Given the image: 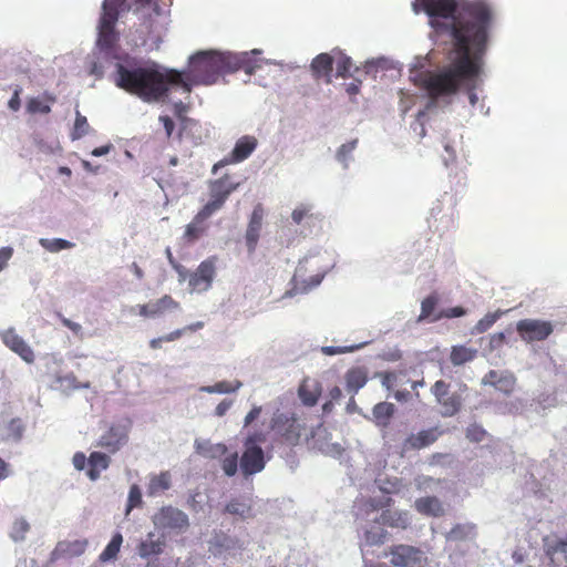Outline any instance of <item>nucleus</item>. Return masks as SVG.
Returning a JSON list of instances; mask_svg holds the SVG:
<instances>
[{"instance_id": "338daca9", "label": "nucleus", "mask_w": 567, "mask_h": 567, "mask_svg": "<svg viewBox=\"0 0 567 567\" xmlns=\"http://www.w3.org/2000/svg\"><path fill=\"white\" fill-rule=\"evenodd\" d=\"M505 343V334L503 332L494 333L491 337L489 346L491 349L501 348Z\"/></svg>"}, {"instance_id": "0eeeda50", "label": "nucleus", "mask_w": 567, "mask_h": 567, "mask_svg": "<svg viewBox=\"0 0 567 567\" xmlns=\"http://www.w3.org/2000/svg\"><path fill=\"white\" fill-rule=\"evenodd\" d=\"M239 186V183L234 182L229 174H225L220 178L210 181L208 183L209 200L203 206V209L213 215L226 203L233 192Z\"/></svg>"}, {"instance_id": "dca6fc26", "label": "nucleus", "mask_w": 567, "mask_h": 567, "mask_svg": "<svg viewBox=\"0 0 567 567\" xmlns=\"http://www.w3.org/2000/svg\"><path fill=\"white\" fill-rule=\"evenodd\" d=\"M266 461L260 446H245L240 457V468L245 476H250L265 468Z\"/></svg>"}, {"instance_id": "ddd939ff", "label": "nucleus", "mask_w": 567, "mask_h": 567, "mask_svg": "<svg viewBox=\"0 0 567 567\" xmlns=\"http://www.w3.org/2000/svg\"><path fill=\"white\" fill-rule=\"evenodd\" d=\"M264 217V206L257 204L252 209L244 237L248 255L250 256L256 252L261 235Z\"/></svg>"}, {"instance_id": "412c9836", "label": "nucleus", "mask_w": 567, "mask_h": 567, "mask_svg": "<svg viewBox=\"0 0 567 567\" xmlns=\"http://www.w3.org/2000/svg\"><path fill=\"white\" fill-rule=\"evenodd\" d=\"M322 394L321 383L311 378H305L298 386V396L305 406H315Z\"/></svg>"}, {"instance_id": "13d9d810", "label": "nucleus", "mask_w": 567, "mask_h": 567, "mask_svg": "<svg viewBox=\"0 0 567 567\" xmlns=\"http://www.w3.org/2000/svg\"><path fill=\"white\" fill-rule=\"evenodd\" d=\"M357 144H358L357 140H353V141L342 144L340 146V148L338 150V158L340 161H346L347 156L350 155L353 152V150L357 147Z\"/></svg>"}, {"instance_id": "ea45409f", "label": "nucleus", "mask_w": 567, "mask_h": 567, "mask_svg": "<svg viewBox=\"0 0 567 567\" xmlns=\"http://www.w3.org/2000/svg\"><path fill=\"white\" fill-rule=\"evenodd\" d=\"M90 125L87 118L76 111L73 131L71 133L72 140H79L89 133Z\"/></svg>"}, {"instance_id": "393cba45", "label": "nucleus", "mask_w": 567, "mask_h": 567, "mask_svg": "<svg viewBox=\"0 0 567 567\" xmlns=\"http://www.w3.org/2000/svg\"><path fill=\"white\" fill-rule=\"evenodd\" d=\"M378 522L382 525L406 529L410 526V515L406 511L385 509L381 513Z\"/></svg>"}, {"instance_id": "c756f323", "label": "nucleus", "mask_w": 567, "mask_h": 567, "mask_svg": "<svg viewBox=\"0 0 567 567\" xmlns=\"http://www.w3.org/2000/svg\"><path fill=\"white\" fill-rule=\"evenodd\" d=\"M344 378L347 389L353 393H357L368 382L367 370L361 367H355L348 370Z\"/></svg>"}, {"instance_id": "37998d69", "label": "nucleus", "mask_w": 567, "mask_h": 567, "mask_svg": "<svg viewBox=\"0 0 567 567\" xmlns=\"http://www.w3.org/2000/svg\"><path fill=\"white\" fill-rule=\"evenodd\" d=\"M474 527L470 525H456L446 535L449 540H462L473 533Z\"/></svg>"}, {"instance_id": "bb28decb", "label": "nucleus", "mask_w": 567, "mask_h": 567, "mask_svg": "<svg viewBox=\"0 0 567 567\" xmlns=\"http://www.w3.org/2000/svg\"><path fill=\"white\" fill-rule=\"evenodd\" d=\"M110 462L111 460L106 454L92 452L87 458L89 468L86 472L90 480L96 481L100 477L101 472L109 467Z\"/></svg>"}, {"instance_id": "4be33fe9", "label": "nucleus", "mask_w": 567, "mask_h": 567, "mask_svg": "<svg viewBox=\"0 0 567 567\" xmlns=\"http://www.w3.org/2000/svg\"><path fill=\"white\" fill-rule=\"evenodd\" d=\"M334 56L329 53L318 54L311 62L310 69L316 80H323L327 84L332 82Z\"/></svg>"}, {"instance_id": "2eb2a0df", "label": "nucleus", "mask_w": 567, "mask_h": 567, "mask_svg": "<svg viewBox=\"0 0 567 567\" xmlns=\"http://www.w3.org/2000/svg\"><path fill=\"white\" fill-rule=\"evenodd\" d=\"M2 342L27 363H33L35 355L31 347L16 332L13 328L0 333Z\"/></svg>"}, {"instance_id": "423d86ee", "label": "nucleus", "mask_w": 567, "mask_h": 567, "mask_svg": "<svg viewBox=\"0 0 567 567\" xmlns=\"http://www.w3.org/2000/svg\"><path fill=\"white\" fill-rule=\"evenodd\" d=\"M102 11L99 24L97 47L105 59L117 58L116 45L118 34L115 31V23L118 20V13L111 0L103 2Z\"/></svg>"}, {"instance_id": "5fc2aeb1", "label": "nucleus", "mask_w": 567, "mask_h": 567, "mask_svg": "<svg viewBox=\"0 0 567 567\" xmlns=\"http://www.w3.org/2000/svg\"><path fill=\"white\" fill-rule=\"evenodd\" d=\"M21 93H22V87L20 85H16L13 87V94L8 102V107L13 112L19 111L21 107V100H20Z\"/></svg>"}, {"instance_id": "e433bc0d", "label": "nucleus", "mask_w": 567, "mask_h": 567, "mask_svg": "<svg viewBox=\"0 0 567 567\" xmlns=\"http://www.w3.org/2000/svg\"><path fill=\"white\" fill-rule=\"evenodd\" d=\"M243 383L238 380L233 382L230 381H219L213 385L203 386L202 391L207 393H233L236 392Z\"/></svg>"}, {"instance_id": "864d4df0", "label": "nucleus", "mask_w": 567, "mask_h": 567, "mask_svg": "<svg viewBox=\"0 0 567 567\" xmlns=\"http://www.w3.org/2000/svg\"><path fill=\"white\" fill-rule=\"evenodd\" d=\"M450 384H447L443 380L436 381L432 386V393L435 396L436 401L440 402L449 394Z\"/></svg>"}, {"instance_id": "473e14b6", "label": "nucleus", "mask_w": 567, "mask_h": 567, "mask_svg": "<svg viewBox=\"0 0 567 567\" xmlns=\"http://www.w3.org/2000/svg\"><path fill=\"white\" fill-rule=\"evenodd\" d=\"M442 406L443 416H453L462 408V398L457 393L447 394L444 399L439 402Z\"/></svg>"}, {"instance_id": "6e6d98bb", "label": "nucleus", "mask_w": 567, "mask_h": 567, "mask_svg": "<svg viewBox=\"0 0 567 567\" xmlns=\"http://www.w3.org/2000/svg\"><path fill=\"white\" fill-rule=\"evenodd\" d=\"M142 503V494L137 485H133L128 493V508L138 506Z\"/></svg>"}, {"instance_id": "49530a36", "label": "nucleus", "mask_w": 567, "mask_h": 567, "mask_svg": "<svg viewBox=\"0 0 567 567\" xmlns=\"http://www.w3.org/2000/svg\"><path fill=\"white\" fill-rule=\"evenodd\" d=\"M225 509L227 513L231 515H238L240 517H246L250 512V508L238 499H231L226 505Z\"/></svg>"}, {"instance_id": "2f4dec72", "label": "nucleus", "mask_w": 567, "mask_h": 567, "mask_svg": "<svg viewBox=\"0 0 567 567\" xmlns=\"http://www.w3.org/2000/svg\"><path fill=\"white\" fill-rule=\"evenodd\" d=\"M122 544H123V536L120 532H117L113 535L111 542L106 545L104 550L100 554L99 560L102 563H106L112 559H116Z\"/></svg>"}, {"instance_id": "f704fd0d", "label": "nucleus", "mask_w": 567, "mask_h": 567, "mask_svg": "<svg viewBox=\"0 0 567 567\" xmlns=\"http://www.w3.org/2000/svg\"><path fill=\"white\" fill-rule=\"evenodd\" d=\"M332 56H334V62L337 64V76L343 78V79L348 78L351 73V68H352L351 58L338 49H334L332 51Z\"/></svg>"}, {"instance_id": "6ab92c4d", "label": "nucleus", "mask_w": 567, "mask_h": 567, "mask_svg": "<svg viewBox=\"0 0 567 567\" xmlns=\"http://www.w3.org/2000/svg\"><path fill=\"white\" fill-rule=\"evenodd\" d=\"M441 434L442 432L439 431L437 427H431L422 430L415 434H411L403 442V450L410 451L427 447L436 442Z\"/></svg>"}, {"instance_id": "3c124183", "label": "nucleus", "mask_w": 567, "mask_h": 567, "mask_svg": "<svg viewBox=\"0 0 567 567\" xmlns=\"http://www.w3.org/2000/svg\"><path fill=\"white\" fill-rule=\"evenodd\" d=\"M442 480L440 478H433L431 476L421 475L415 478V487L420 492H426L427 489H431L433 485L440 484Z\"/></svg>"}, {"instance_id": "b1692460", "label": "nucleus", "mask_w": 567, "mask_h": 567, "mask_svg": "<svg viewBox=\"0 0 567 567\" xmlns=\"http://www.w3.org/2000/svg\"><path fill=\"white\" fill-rule=\"evenodd\" d=\"M415 511L427 517H442L445 514L443 503L436 496H423L414 502Z\"/></svg>"}, {"instance_id": "aec40b11", "label": "nucleus", "mask_w": 567, "mask_h": 567, "mask_svg": "<svg viewBox=\"0 0 567 567\" xmlns=\"http://www.w3.org/2000/svg\"><path fill=\"white\" fill-rule=\"evenodd\" d=\"M544 550L554 565H561L567 560V537L547 536L544 538Z\"/></svg>"}, {"instance_id": "8fccbe9b", "label": "nucleus", "mask_w": 567, "mask_h": 567, "mask_svg": "<svg viewBox=\"0 0 567 567\" xmlns=\"http://www.w3.org/2000/svg\"><path fill=\"white\" fill-rule=\"evenodd\" d=\"M465 313H466V310L463 307L456 306V307H452V308L442 310L440 313L434 315L431 320L436 321L442 318H458V317L464 316Z\"/></svg>"}, {"instance_id": "cd10ccee", "label": "nucleus", "mask_w": 567, "mask_h": 567, "mask_svg": "<svg viewBox=\"0 0 567 567\" xmlns=\"http://www.w3.org/2000/svg\"><path fill=\"white\" fill-rule=\"evenodd\" d=\"M89 545L87 539L64 540L56 545L55 553L64 557H78L84 554Z\"/></svg>"}, {"instance_id": "c03bdc74", "label": "nucleus", "mask_w": 567, "mask_h": 567, "mask_svg": "<svg viewBox=\"0 0 567 567\" xmlns=\"http://www.w3.org/2000/svg\"><path fill=\"white\" fill-rule=\"evenodd\" d=\"M465 435L471 442L478 443L485 440L487 432L482 425L474 423L467 426Z\"/></svg>"}, {"instance_id": "4468645a", "label": "nucleus", "mask_w": 567, "mask_h": 567, "mask_svg": "<svg viewBox=\"0 0 567 567\" xmlns=\"http://www.w3.org/2000/svg\"><path fill=\"white\" fill-rule=\"evenodd\" d=\"M516 377L511 371L489 370L482 379L483 385H491L505 395H511L516 388Z\"/></svg>"}, {"instance_id": "f8f14e48", "label": "nucleus", "mask_w": 567, "mask_h": 567, "mask_svg": "<svg viewBox=\"0 0 567 567\" xmlns=\"http://www.w3.org/2000/svg\"><path fill=\"white\" fill-rule=\"evenodd\" d=\"M217 257L212 256L203 260L196 271L189 277V287L194 291H206L214 280L216 274Z\"/></svg>"}, {"instance_id": "39448f33", "label": "nucleus", "mask_w": 567, "mask_h": 567, "mask_svg": "<svg viewBox=\"0 0 567 567\" xmlns=\"http://www.w3.org/2000/svg\"><path fill=\"white\" fill-rule=\"evenodd\" d=\"M307 426L293 412H277L269 422L271 446L274 449L298 446L306 434Z\"/></svg>"}, {"instance_id": "0e129e2a", "label": "nucleus", "mask_w": 567, "mask_h": 567, "mask_svg": "<svg viewBox=\"0 0 567 567\" xmlns=\"http://www.w3.org/2000/svg\"><path fill=\"white\" fill-rule=\"evenodd\" d=\"M186 111V106L184 105L183 102H178L175 104V113L176 115L178 116V118L182 121V123L184 124V127H186V125L188 123H193L194 121L184 116L183 113Z\"/></svg>"}, {"instance_id": "7c9ffc66", "label": "nucleus", "mask_w": 567, "mask_h": 567, "mask_svg": "<svg viewBox=\"0 0 567 567\" xmlns=\"http://www.w3.org/2000/svg\"><path fill=\"white\" fill-rule=\"evenodd\" d=\"M394 404L380 402L373 408V416L378 425L386 426L394 414Z\"/></svg>"}, {"instance_id": "052dcab7", "label": "nucleus", "mask_w": 567, "mask_h": 567, "mask_svg": "<svg viewBox=\"0 0 567 567\" xmlns=\"http://www.w3.org/2000/svg\"><path fill=\"white\" fill-rule=\"evenodd\" d=\"M261 412H262V406L254 405L244 419V426H248L254 421H256L260 416Z\"/></svg>"}, {"instance_id": "4c0bfd02", "label": "nucleus", "mask_w": 567, "mask_h": 567, "mask_svg": "<svg viewBox=\"0 0 567 567\" xmlns=\"http://www.w3.org/2000/svg\"><path fill=\"white\" fill-rule=\"evenodd\" d=\"M381 381L388 390H395L399 385L410 382L402 372H385L381 374Z\"/></svg>"}, {"instance_id": "58836bf2", "label": "nucleus", "mask_w": 567, "mask_h": 567, "mask_svg": "<svg viewBox=\"0 0 567 567\" xmlns=\"http://www.w3.org/2000/svg\"><path fill=\"white\" fill-rule=\"evenodd\" d=\"M439 303V297L436 293H432L427 296L421 302V313L419 316L417 321H423L431 318L434 315V310Z\"/></svg>"}, {"instance_id": "f03ea898", "label": "nucleus", "mask_w": 567, "mask_h": 567, "mask_svg": "<svg viewBox=\"0 0 567 567\" xmlns=\"http://www.w3.org/2000/svg\"><path fill=\"white\" fill-rule=\"evenodd\" d=\"M485 50L486 44H483L482 47H471L456 52L455 58L447 65L436 71L422 72L419 75L420 86L426 91L432 101L453 96L461 89H464L467 92L470 103L474 106L477 103L475 90L483 72ZM432 104L433 102H430L424 110L419 111L416 114L421 137H424L426 134L424 117Z\"/></svg>"}, {"instance_id": "7ed1b4c3", "label": "nucleus", "mask_w": 567, "mask_h": 567, "mask_svg": "<svg viewBox=\"0 0 567 567\" xmlns=\"http://www.w3.org/2000/svg\"><path fill=\"white\" fill-rule=\"evenodd\" d=\"M259 53L257 50L250 53L199 51L189 58L187 69L179 71L181 81L177 86L189 94L193 86L215 84L226 73L243 70L251 75L262 65V60L257 56Z\"/></svg>"}, {"instance_id": "a19ab883", "label": "nucleus", "mask_w": 567, "mask_h": 567, "mask_svg": "<svg viewBox=\"0 0 567 567\" xmlns=\"http://www.w3.org/2000/svg\"><path fill=\"white\" fill-rule=\"evenodd\" d=\"M40 244L43 248H45L47 250H49L51 252H58L60 250L69 249L74 246L73 243L65 240V239H61V238L41 239Z\"/></svg>"}, {"instance_id": "69168bd1", "label": "nucleus", "mask_w": 567, "mask_h": 567, "mask_svg": "<svg viewBox=\"0 0 567 567\" xmlns=\"http://www.w3.org/2000/svg\"><path fill=\"white\" fill-rule=\"evenodd\" d=\"M233 400H223L215 409V415L216 416H224L227 411L231 408Z\"/></svg>"}, {"instance_id": "a18cd8bd", "label": "nucleus", "mask_w": 567, "mask_h": 567, "mask_svg": "<svg viewBox=\"0 0 567 567\" xmlns=\"http://www.w3.org/2000/svg\"><path fill=\"white\" fill-rule=\"evenodd\" d=\"M221 468L227 476H234L238 470V454L235 452L224 457Z\"/></svg>"}, {"instance_id": "6e6552de", "label": "nucleus", "mask_w": 567, "mask_h": 567, "mask_svg": "<svg viewBox=\"0 0 567 567\" xmlns=\"http://www.w3.org/2000/svg\"><path fill=\"white\" fill-rule=\"evenodd\" d=\"M390 563L394 567H420L426 560L424 553L411 545H393L389 548Z\"/></svg>"}, {"instance_id": "20e7f679", "label": "nucleus", "mask_w": 567, "mask_h": 567, "mask_svg": "<svg viewBox=\"0 0 567 567\" xmlns=\"http://www.w3.org/2000/svg\"><path fill=\"white\" fill-rule=\"evenodd\" d=\"M181 81L179 71L164 69L157 63L140 64L135 61L116 63L114 83L144 102H158L167 96Z\"/></svg>"}, {"instance_id": "72a5a7b5", "label": "nucleus", "mask_w": 567, "mask_h": 567, "mask_svg": "<svg viewBox=\"0 0 567 567\" xmlns=\"http://www.w3.org/2000/svg\"><path fill=\"white\" fill-rule=\"evenodd\" d=\"M477 351L475 349L467 348L465 346L453 347L451 351V362L454 365H461L472 361L476 357Z\"/></svg>"}, {"instance_id": "603ef678", "label": "nucleus", "mask_w": 567, "mask_h": 567, "mask_svg": "<svg viewBox=\"0 0 567 567\" xmlns=\"http://www.w3.org/2000/svg\"><path fill=\"white\" fill-rule=\"evenodd\" d=\"M267 441V433L260 430H256L247 435L244 442V446H259V444Z\"/></svg>"}, {"instance_id": "774afa93", "label": "nucleus", "mask_w": 567, "mask_h": 567, "mask_svg": "<svg viewBox=\"0 0 567 567\" xmlns=\"http://www.w3.org/2000/svg\"><path fill=\"white\" fill-rule=\"evenodd\" d=\"M87 463V458L85 457L84 453L78 452L73 456V465L76 470L81 471L85 467V464Z\"/></svg>"}, {"instance_id": "a211bd4d", "label": "nucleus", "mask_w": 567, "mask_h": 567, "mask_svg": "<svg viewBox=\"0 0 567 567\" xmlns=\"http://www.w3.org/2000/svg\"><path fill=\"white\" fill-rule=\"evenodd\" d=\"M128 439L127 431L121 425L111 426L99 440L97 446L110 453L117 452Z\"/></svg>"}, {"instance_id": "5701e85b", "label": "nucleus", "mask_w": 567, "mask_h": 567, "mask_svg": "<svg viewBox=\"0 0 567 567\" xmlns=\"http://www.w3.org/2000/svg\"><path fill=\"white\" fill-rule=\"evenodd\" d=\"M212 215L203 208L194 216L193 220L186 226L183 238L186 243H194L199 239L206 231V220Z\"/></svg>"}, {"instance_id": "c85d7f7f", "label": "nucleus", "mask_w": 567, "mask_h": 567, "mask_svg": "<svg viewBox=\"0 0 567 567\" xmlns=\"http://www.w3.org/2000/svg\"><path fill=\"white\" fill-rule=\"evenodd\" d=\"M53 103H55V96L45 92L41 97L29 99L25 109L29 114H49Z\"/></svg>"}, {"instance_id": "f257e3e1", "label": "nucleus", "mask_w": 567, "mask_h": 567, "mask_svg": "<svg viewBox=\"0 0 567 567\" xmlns=\"http://www.w3.org/2000/svg\"><path fill=\"white\" fill-rule=\"evenodd\" d=\"M415 12L423 10L430 17V25L439 37L449 35L454 52L487 43V31L493 12L483 0H416Z\"/></svg>"}, {"instance_id": "4d7b16f0", "label": "nucleus", "mask_w": 567, "mask_h": 567, "mask_svg": "<svg viewBox=\"0 0 567 567\" xmlns=\"http://www.w3.org/2000/svg\"><path fill=\"white\" fill-rule=\"evenodd\" d=\"M311 216L312 214H310V209L305 205L297 207L291 214V218L296 224H300L306 217Z\"/></svg>"}, {"instance_id": "680f3d73", "label": "nucleus", "mask_w": 567, "mask_h": 567, "mask_svg": "<svg viewBox=\"0 0 567 567\" xmlns=\"http://www.w3.org/2000/svg\"><path fill=\"white\" fill-rule=\"evenodd\" d=\"M159 122L163 124L166 137L169 138L175 130L174 121L167 115H161Z\"/></svg>"}, {"instance_id": "de8ad7c7", "label": "nucleus", "mask_w": 567, "mask_h": 567, "mask_svg": "<svg viewBox=\"0 0 567 567\" xmlns=\"http://www.w3.org/2000/svg\"><path fill=\"white\" fill-rule=\"evenodd\" d=\"M30 525L23 518L17 519L12 525L11 537L14 540H22L25 534L29 532Z\"/></svg>"}, {"instance_id": "e2e57ef3", "label": "nucleus", "mask_w": 567, "mask_h": 567, "mask_svg": "<svg viewBox=\"0 0 567 567\" xmlns=\"http://www.w3.org/2000/svg\"><path fill=\"white\" fill-rule=\"evenodd\" d=\"M13 249L11 247L0 248V271L7 266L9 259L12 257Z\"/></svg>"}, {"instance_id": "1a4fd4ad", "label": "nucleus", "mask_w": 567, "mask_h": 567, "mask_svg": "<svg viewBox=\"0 0 567 567\" xmlns=\"http://www.w3.org/2000/svg\"><path fill=\"white\" fill-rule=\"evenodd\" d=\"M258 141L255 136L245 135L241 136L235 144L234 150L223 159L214 164L212 172L214 174L226 165L236 164L248 158L251 153L256 150Z\"/></svg>"}, {"instance_id": "a878e982", "label": "nucleus", "mask_w": 567, "mask_h": 567, "mask_svg": "<svg viewBox=\"0 0 567 567\" xmlns=\"http://www.w3.org/2000/svg\"><path fill=\"white\" fill-rule=\"evenodd\" d=\"M155 534L148 533L146 539L142 540L137 546V553L142 558L157 556L163 553L165 540L163 538L154 539Z\"/></svg>"}, {"instance_id": "79ce46f5", "label": "nucleus", "mask_w": 567, "mask_h": 567, "mask_svg": "<svg viewBox=\"0 0 567 567\" xmlns=\"http://www.w3.org/2000/svg\"><path fill=\"white\" fill-rule=\"evenodd\" d=\"M501 312H488L485 315L481 320L477 321V323L474 327V330L477 333H483L487 331L499 318Z\"/></svg>"}, {"instance_id": "9b49d317", "label": "nucleus", "mask_w": 567, "mask_h": 567, "mask_svg": "<svg viewBox=\"0 0 567 567\" xmlns=\"http://www.w3.org/2000/svg\"><path fill=\"white\" fill-rule=\"evenodd\" d=\"M156 527L163 529L183 530L189 526L187 515L178 508L166 506L162 507L153 517Z\"/></svg>"}, {"instance_id": "c9c22d12", "label": "nucleus", "mask_w": 567, "mask_h": 567, "mask_svg": "<svg viewBox=\"0 0 567 567\" xmlns=\"http://www.w3.org/2000/svg\"><path fill=\"white\" fill-rule=\"evenodd\" d=\"M171 487V475L168 472H162L151 477L148 483V494L156 495Z\"/></svg>"}, {"instance_id": "bf43d9fd", "label": "nucleus", "mask_w": 567, "mask_h": 567, "mask_svg": "<svg viewBox=\"0 0 567 567\" xmlns=\"http://www.w3.org/2000/svg\"><path fill=\"white\" fill-rule=\"evenodd\" d=\"M355 348L357 347H333V346H327V347L322 348V352L324 354H327V355H334V354L351 352Z\"/></svg>"}, {"instance_id": "9d476101", "label": "nucleus", "mask_w": 567, "mask_h": 567, "mask_svg": "<svg viewBox=\"0 0 567 567\" xmlns=\"http://www.w3.org/2000/svg\"><path fill=\"white\" fill-rule=\"evenodd\" d=\"M516 330L526 342L543 341L553 332V326L548 321L523 319L517 322Z\"/></svg>"}, {"instance_id": "09e8293b", "label": "nucleus", "mask_w": 567, "mask_h": 567, "mask_svg": "<svg viewBox=\"0 0 567 567\" xmlns=\"http://www.w3.org/2000/svg\"><path fill=\"white\" fill-rule=\"evenodd\" d=\"M59 381L62 385H65L69 389L78 390V389H87L90 388V383H80L76 377L73 373H68L63 377L59 378Z\"/></svg>"}, {"instance_id": "f3484780", "label": "nucleus", "mask_w": 567, "mask_h": 567, "mask_svg": "<svg viewBox=\"0 0 567 567\" xmlns=\"http://www.w3.org/2000/svg\"><path fill=\"white\" fill-rule=\"evenodd\" d=\"M179 308V302L172 296L164 295L162 298L144 305H138V315L143 318H156L163 316L167 311H173Z\"/></svg>"}]
</instances>
